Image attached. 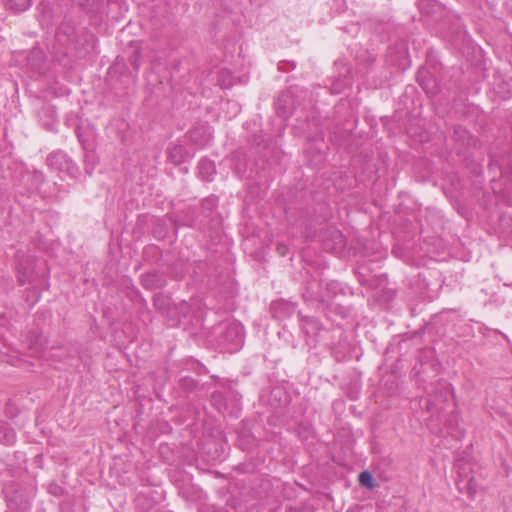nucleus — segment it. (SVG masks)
I'll use <instances>...</instances> for the list:
<instances>
[{
    "label": "nucleus",
    "mask_w": 512,
    "mask_h": 512,
    "mask_svg": "<svg viewBox=\"0 0 512 512\" xmlns=\"http://www.w3.org/2000/svg\"><path fill=\"white\" fill-rule=\"evenodd\" d=\"M140 53L138 51H134V53L130 56L129 61L131 66L134 68L135 71L139 69L140 66Z\"/></svg>",
    "instance_id": "393cba45"
},
{
    "label": "nucleus",
    "mask_w": 512,
    "mask_h": 512,
    "mask_svg": "<svg viewBox=\"0 0 512 512\" xmlns=\"http://www.w3.org/2000/svg\"><path fill=\"white\" fill-rule=\"evenodd\" d=\"M132 292H133V294H135V296H139V292H138V290L133 289V291H132Z\"/></svg>",
    "instance_id": "f704fd0d"
},
{
    "label": "nucleus",
    "mask_w": 512,
    "mask_h": 512,
    "mask_svg": "<svg viewBox=\"0 0 512 512\" xmlns=\"http://www.w3.org/2000/svg\"><path fill=\"white\" fill-rule=\"evenodd\" d=\"M95 42L94 34L85 29H77L71 20H63L56 30L55 44L64 55L85 57L93 52Z\"/></svg>",
    "instance_id": "f257e3e1"
},
{
    "label": "nucleus",
    "mask_w": 512,
    "mask_h": 512,
    "mask_svg": "<svg viewBox=\"0 0 512 512\" xmlns=\"http://www.w3.org/2000/svg\"><path fill=\"white\" fill-rule=\"evenodd\" d=\"M49 492L56 496L62 495L63 489L58 485H50Z\"/></svg>",
    "instance_id": "cd10ccee"
},
{
    "label": "nucleus",
    "mask_w": 512,
    "mask_h": 512,
    "mask_svg": "<svg viewBox=\"0 0 512 512\" xmlns=\"http://www.w3.org/2000/svg\"><path fill=\"white\" fill-rule=\"evenodd\" d=\"M332 237L333 245L330 246L327 240L324 241V247L327 250H341L345 246V238L343 234L337 230L333 229L329 232Z\"/></svg>",
    "instance_id": "f3484780"
},
{
    "label": "nucleus",
    "mask_w": 512,
    "mask_h": 512,
    "mask_svg": "<svg viewBox=\"0 0 512 512\" xmlns=\"http://www.w3.org/2000/svg\"><path fill=\"white\" fill-rule=\"evenodd\" d=\"M47 164L55 170L67 172L71 175L77 171L76 164L62 151L51 153L47 157Z\"/></svg>",
    "instance_id": "423d86ee"
},
{
    "label": "nucleus",
    "mask_w": 512,
    "mask_h": 512,
    "mask_svg": "<svg viewBox=\"0 0 512 512\" xmlns=\"http://www.w3.org/2000/svg\"><path fill=\"white\" fill-rule=\"evenodd\" d=\"M419 85L429 96H434L438 91L436 80L427 71H420L417 77Z\"/></svg>",
    "instance_id": "ddd939ff"
},
{
    "label": "nucleus",
    "mask_w": 512,
    "mask_h": 512,
    "mask_svg": "<svg viewBox=\"0 0 512 512\" xmlns=\"http://www.w3.org/2000/svg\"><path fill=\"white\" fill-rule=\"evenodd\" d=\"M276 112L279 117L287 119L295 110V97L291 90L282 92L275 102Z\"/></svg>",
    "instance_id": "0eeeda50"
},
{
    "label": "nucleus",
    "mask_w": 512,
    "mask_h": 512,
    "mask_svg": "<svg viewBox=\"0 0 512 512\" xmlns=\"http://www.w3.org/2000/svg\"><path fill=\"white\" fill-rule=\"evenodd\" d=\"M447 396L446 393L438 392L432 398L426 400V409L428 412H440L444 409L442 405L439 404L440 401H446Z\"/></svg>",
    "instance_id": "a211bd4d"
},
{
    "label": "nucleus",
    "mask_w": 512,
    "mask_h": 512,
    "mask_svg": "<svg viewBox=\"0 0 512 512\" xmlns=\"http://www.w3.org/2000/svg\"><path fill=\"white\" fill-rule=\"evenodd\" d=\"M219 344L227 351H236L243 342V327L240 323L230 322L218 326Z\"/></svg>",
    "instance_id": "20e7f679"
},
{
    "label": "nucleus",
    "mask_w": 512,
    "mask_h": 512,
    "mask_svg": "<svg viewBox=\"0 0 512 512\" xmlns=\"http://www.w3.org/2000/svg\"><path fill=\"white\" fill-rule=\"evenodd\" d=\"M157 308H159V309L162 308L161 302H158V307Z\"/></svg>",
    "instance_id": "c9c22d12"
},
{
    "label": "nucleus",
    "mask_w": 512,
    "mask_h": 512,
    "mask_svg": "<svg viewBox=\"0 0 512 512\" xmlns=\"http://www.w3.org/2000/svg\"><path fill=\"white\" fill-rule=\"evenodd\" d=\"M186 271L185 269L183 268L182 265H180V269L178 270L176 267L175 268H172L171 271H170V275L172 278L176 279V280H180L184 277Z\"/></svg>",
    "instance_id": "b1692460"
},
{
    "label": "nucleus",
    "mask_w": 512,
    "mask_h": 512,
    "mask_svg": "<svg viewBox=\"0 0 512 512\" xmlns=\"http://www.w3.org/2000/svg\"><path fill=\"white\" fill-rule=\"evenodd\" d=\"M141 285L147 290L161 289L166 286L167 281L164 275L157 271H149L141 275Z\"/></svg>",
    "instance_id": "6e6552de"
},
{
    "label": "nucleus",
    "mask_w": 512,
    "mask_h": 512,
    "mask_svg": "<svg viewBox=\"0 0 512 512\" xmlns=\"http://www.w3.org/2000/svg\"><path fill=\"white\" fill-rule=\"evenodd\" d=\"M295 311V306L285 300L273 301L270 304V312L273 318L284 320L289 318Z\"/></svg>",
    "instance_id": "9d476101"
},
{
    "label": "nucleus",
    "mask_w": 512,
    "mask_h": 512,
    "mask_svg": "<svg viewBox=\"0 0 512 512\" xmlns=\"http://www.w3.org/2000/svg\"><path fill=\"white\" fill-rule=\"evenodd\" d=\"M277 249H278V252H279L281 255H284V253H285V252H284V250L286 249V247H285V246L279 245Z\"/></svg>",
    "instance_id": "2f4dec72"
},
{
    "label": "nucleus",
    "mask_w": 512,
    "mask_h": 512,
    "mask_svg": "<svg viewBox=\"0 0 512 512\" xmlns=\"http://www.w3.org/2000/svg\"><path fill=\"white\" fill-rule=\"evenodd\" d=\"M156 250H157V248L153 246V247H148V248H146L145 252H148V251H156Z\"/></svg>",
    "instance_id": "473e14b6"
},
{
    "label": "nucleus",
    "mask_w": 512,
    "mask_h": 512,
    "mask_svg": "<svg viewBox=\"0 0 512 512\" xmlns=\"http://www.w3.org/2000/svg\"><path fill=\"white\" fill-rule=\"evenodd\" d=\"M3 492L10 508L24 511L30 507L35 489L31 485L11 481L4 486Z\"/></svg>",
    "instance_id": "7ed1b4c3"
},
{
    "label": "nucleus",
    "mask_w": 512,
    "mask_h": 512,
    "mask_svg": "<svg viewBox=\"0 0 512 512\" xmlns=\"http://www.w3.org/2000/svg\"><path fill=\"white\" fill-rule=\"evenodd\" d=\"M218 206V198L216 196H209L205 198L201 203V208L205 216H209Z\"/></svg>",
    "instance_id": "4be33fe9"
},
{
    "label": "nucleus",
    "mask_w": 512,
    "mask_h": 512,
    "mask_svg": "<svg viewBox=\"0 0 512 512\" xmlns=\"http://www.w3.org/2000/svg\"><path fill=\"white\" fill-rule=\"evenodd\" d=\"M75 134L77 136L79 143L81 144L82 149L85 151L84 160L88 161V158L90 157L89 153L92 152L93 147L89 143L88 139L81 132L80 126H77L75 128Z\"/></svg>",
    "instance_id": "aec40b11"
},
{
    "label": "nucleus",
    "mask_w": 512,
    "mask_h": 512,
    "mask_svg": "<svg viewBox=\"0 0 512 512\" xmlns=\"http://www.w3.org/2000/svg\"><path fill=\"white\" fill-rule=\"evenodd\" d=\"M216 174L215 163L207 158H202L198 163V175L207 182H211Z\"/></svg>",
    "instance_id": "4468645a"
},
{
    "label": "nucleus",
    "mask_w": 512,
    "mask_h": 512,
    "mask_svg": "<svg viewBox=\"0 0 512 512\" xmlns=\"http://www.w3.org/2000/svg\"><path fill=\"white\" fill-rule=\"evenodd\" d=\"M212 400L215 404L218 405V408L221 409L222 406H224V396L221 392H214L212 394Z\"/></svg>",
    "instance_id": "a878e982"
},
{
    "label": "nucleus",
    "mask_w": 512,
    "mask_h": 512,
    "mask_svg": "<svg viewBox=\"0 0 512 512\" xmlns=\"http://www.w3.org/2000/svg\"><path fill=\"white\" fill-rule=\"evenodd\" d=\"M16 441V433L7 423L0 422V443L3 445H13Z\"/></svg>",
    "instance_id": "dca6fc26"
},
{
    "label": "nucleus",
    "mask_w": 512,
    "mask_h": 512,
    "mask_svg": "<svg viewBox=\"0 0 512 512\" xmlns=\"http://www.w3.org/2000/svg\"><path fill=\"white\" fill-rule=\"evenodd\" d=\"M428 3V0H419V8L420 9H424V7L426 6V4Z\"/></svg>",
    "instance_id": "7c9ffc66"
},
{
    "label": "nucleus",
    "mask_w": 512,
    "mask_h": 512,
    "mask_svg": "<svg viewBox=\"0 0 512 512\" xmlns=\"http://www.w3.org/2000/svg\"><path fill=\"white\" fill-rule=\"evenodd\" d=\"M322 282L316 279L307 281L303 291V299L307 303L316 304L318 309L325 306V295L321 291Z\"/></svg>",
    "instance_id": "39448f33"
},
{
    "label": "nucleus",
    "mask_w": 512,
    "mask_h": 512,
    "mask_svg": "<svg viewBox=\"0 0 512 512\" xmlns=\"http://www.w3.org/2000/svg\"><path fill=\"white\" fill-rule=\"evenodd\" d=\"M451 138L455 143L458 145L457 153L460 154L462 151L470 147L475 143V139L473 136L469 133V131L464 128L463 126H455L453 128Z\"/></svg>",
    "instance_id": "1a4fd4ad"
},
{
    "label": "nucleus",
    "mask_w": 512,
    "mask_h": 512,
    "mask_svg": "<svg viewBox=\"0 0 512 512\" xmlns=\"http://www.w3.org/2000/svg\"><path fill=\"white\" fill-rule=\"evenodd\" d=\"M359 483L367 488H373L375 486L373 482V476L369 471H363L359 475Z\"/></svg>",
    "instance_id": "5701e85b"
},
{
    "label": "nucleus",
    "mask_w": 512,
    "mask_h": 512,
    "mask_svg": "<svg viewBox=\"0 0 512 512\" xmlns=\"http://www.w3.org/2000/svg\"><path fill=\"white\" fill-rule=\"evenodd\" d=\"M187 156V150L180 144H173L167 148V159L176 166L184 163Z\"/></svg>",
    "instance_id": "f8f14e48"
},
{
    "label": "nucleus",
    "mask_w": 512,
    "mask_h": 512,
    "mask_svg": "<svg viewBox=\"0 0 512 512\" xmlns=\"http://www.w3.org/2000/svg\"><path fill=\"white\" fill-rule=\"evenodd\" d=\"M4 3L7 9L22 12L30 7L31 0H4Z\"/></svg>",
    "instance_id": "6ab92c4d"
},
{
    "label": "nucleus",
    "mask_w": 512,
    "mask_h": 512,
    "mask_svg": "<svg viewBox=\"0 0 512 512\" xmlns=\"http://www.w3.org/2000/svg\"><path fill=\"white\" fill-rule=\"evenodd\" d=\"M16 272L19 285H36V283H43L45 287H49L44 269L38 267L33 256L24 254L17 255Z\"/></svg>",
    "instance_id": "f03ea898"
},
{
    "label": "nucleus",
    "mask_w": 512,
    "mask_h": 512,
    "mask_svg": "<svg viewBox=\"0 0 512 512\" xmlns=\"http://www.w3.org/2000/svg\"><path fill=\"white\" fill-rule=\"evenodd\" d=\"M183 225L190 226V227H195V226H197V223H196L195 220H190V221L184 222Z\"/></svg>",
    "instance_id": "c85d7f7f"
},
{
    "label": "nucleus",
    "mask_w": 512,
    "mask_h": 512,
    "mask_svg": "<svg viewBox=\"0 0 512 512\" xmlns=\"http://www.w3.org/2000/svg\"><path fill=\"white\" fill-rule=\"evenodd\" d=\"M153 300H154V305H155L156 307H158V302H159L160 300H164V298H163L161 295H156V296L154 297V299H153Z\"/></svg>",
    "instance_id": "c756f323"
},
{
    "label": "nucleus",
    "mask_w": 512,
    "mask_h": 512,
    "mask_svg": "<svg viewBox=\"0 0 512 512\" xmlns=\"http://www.w3.org/2000/svg\"><path fill=\"white\" fill-rule=\"evenodd\" d=\"M32 179H33V181L35 183V189H38L40 187V185L44 181V176H43V174L41 172L35 171L32 174Z\"/></svg>",
    "instance_id": "bb28decb"
},
{
    "label": "nucleus",
    "mask_w": 512,
    "mask_h": 512,
    "mask_svg": "<svg viewBox=\"0 0 512 512\" xmlns=\"http://www.w3.org/2000/svg\"><path fill=\"white\" fill-rule=\"evenodd\" d=\"M326 286H327V288L329 289L330 287H334V286H335V283H331V284L326 283Z\"/></svg>",
    "instance_id": "72a5a7b5"
},
{
    "label": "nucleus",
    "mask_w": 512,
    "mask_h": 512,
    "mask_svg": "<svg viewBox=\"0 0 512 512\" xmlns=\"http://www.w3.org/2000/svg\"><path fill=\"white\" fill-rule=\"evenodd\" d=\"M190 140L200 146L206 145L208 137L204 135L203 128H195L189 131Z\"/></svg>",
    "instance_id": "412c9836"
},
{
    "label": "nucleus",
    "mask_w": 512,
    "mask_h": 512,
    "mask_svg": "<svg viewBox=\"0 0 512 512\" xmlns=\"http://www.w3.org/2000/svg\"><path fill=\"white\" fill-rule=\"evenodd\" d=\"M301 327L304 333L309 337H314L322 329L321 322L315 317L303 316L298 312Z\"/></svg>",
    "instance_id": "9b49d317"
},
{
    "label": "nucleus",
    "mask_w": 512,
    "mask_h": 512,
    "mask_svg": "<svg viewBox=\"0 0 512 512\" xmlns=\"http://www.w3.org/2000/svg\"><path fill=\"white\" fill-rule=\"evenodd\" d=\"M45 289H48V287H45L43 283H36V285H30V287L25 290L24 299L29 307H33L39 301L41 290Z\"/></svg>",
    "instance_id": "2eb2a0df"
}]
</instances>
